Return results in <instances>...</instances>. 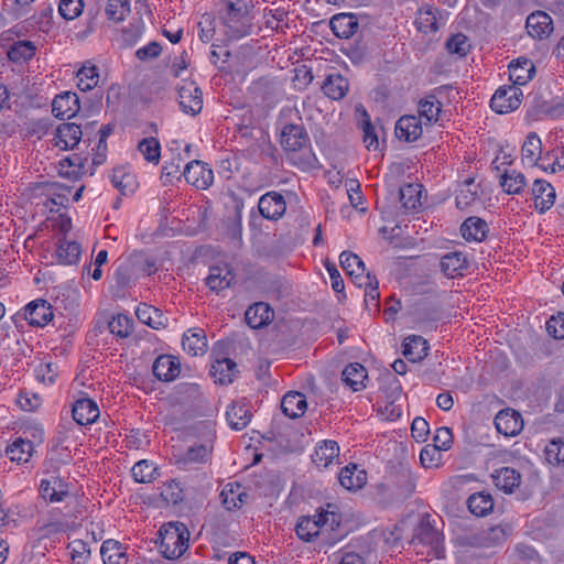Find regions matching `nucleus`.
Masks as SVG:
<instances>
[{"mask_svg": "<svg viewBox=\"0 0 564 564\" xmlns=\"http://www.w3.org/2000/svg\"><path fill=\"white\" fill-rule=\"evenodd\" d=\"M237 372V364L229 358L216 360L212 365L210 369V375L215 379V382H218L220 384L231 383Z\"/></svg>", "mask_w": 564, "mask_h": 564, "instance_id": "obj_41", "label": "nucleus"}, {"mask_svg": "<svg viewBox=\"0 0 564 564\" xmlns=\"http://www.w3.org/2000/svg\"><path fill=\"white\" fill-rule=\"evenodd\" d=\"M183 349L191 356H202L207 349V339L200 328L188 329L182 339Z\"/></svg>", "mask_w": 564, "mask_h": 564, "instance_id": "obj_34", "label": "nucleus"}, {"mask_svg": "<svg viewBox=\"0 0 564 564\" xmlns=\"http://www.w3.org/2000/svg\"><path fill=\"white\" fill-rule=\"evenodd\" d=\"M223 505L227 510H232L242 507L248 499V494L240 484L229 482L220 492Z\"/></svg>", "mask_w": 564, "mask_h": 564, "instance_id": "obj_31", "label": "nucleus"}, {"mask_svg": "<svg viewBox=\"0 0 564 564\" xmlns=\"http://www.w3.org/2000/svg\"><path fill=\"white\" fill-rule=\"evenodd\" d=\"M338 480L345 489L354 491L366 485L367 474L364 469H359L356 464H349L341 468Z\"/></svg>", "mask_w": 564, "mask_h": 564, "instance_id": "obj_25", "label": "nucleus"}, {"mask_svg": "<svg viewBox=\"0 0 564 564\" xmlns=\"http://www.w3.org/2000/svg\"><path fill=\"white\" fill-rule=\"evenodd\" d=\"M24 318L31 326L43 327L53 318V311L45 300H35L24 307Z\"/></svg>", "mask_w": 564, "mask_h": 564, "instance_id": "obj_16", "label": "nucleus"}, {"mask_svg": "<svg viewBox=\"0 0 564 564\" xmlns=\"http://www.w3.org/2000/svg\"><path fill=\"white\" fill-rule=\"evenodd\" d=\"M535 74L533 62L527 57H519L509 64V78L512 86H523L528 84Z\"/></svg>", "mask_w": 564, "mask_h": 564, "instance_id": "obj_21", "label": "nucleus"}, {"mask_svg": "<svg viewBox=\"0 0 564 564\" xmlns=\"http://www.w3.org/2000/svg\"><path fill=\"white\" fill-rule=\"evenodd\" d=\"M361 121H360V128L362 130V140L366 144V148L368 150H378L379 149V139L378 134L376 132L375 127L372 126L370 121V117L366 109L361 106Z\"/></svg>", "mask_w": 564, "mask_h": 564, "instance_id": "obj_54", "label": "nucleus"}, {"mask_svg": "<svg viewBox=\"0 0 564 564\" xmlns=\"http://www.w3.org/2000/svg\"><path fill=\"white\" fill-rule=\"evenodd\" d=\"M82 247L76 241L61 239L57 243L56 256L62 264H74L79 260Z\"/></svg>", "mask_w": 564, "mask_h": 564, "instance_id": "obj_47", "label": "nucleus"}, {"mask_svg": "<svg viewBox=\"0 0 564 564\" xmlns=\"http://www.w3.org/2000/svg\"><path fill=\"white\" fill-rule=\"evenodd\" d=\"M41 497L48 502H61L69 495L68 484L56 475H50L40 482Z\"/></svg>", "mask_w": 564, "mask_h": 564, "instance_id": "obj_12", "label": "nucleus"}, {"mask_svg": "<svg viewBox=\"0 0 564 564\" xmlns=\"http://www.w3.org/2000/svg\"><path fill=\"white\" fill-rule=\"evenodd\" d=\"M522 97L520 87L502 86L491 97L490 107L497 113H508L520 107Z\"/></svg>", "mask_w": 564, "mask_h": 564, "instance_id": "obj_7", "label": "nucleus"}, {"mask_svg": "<svg viewBox=\"0 0 564 564\" xmlns=\"http://www.w3.org/2000/svg\"><path fill=\"white\" fill-rule=\"evenodd\" d=\"M73 564H86L90 557V549L83 540H74L67 546Z\"/></svg>", "mask_w": 564, "mask_h": 564, "instance_id": "obj_63", "label": "nucleus"}, {"mask_svg": "<svg viewBox=\"0 0 564 564\" xmlns=\"http://www.w3.org/2000/svg\"><path fill=\"white\" fill-rule=\"evenodd\" d=\"M507 530L502 525L490 527L473 536V544L479 547H492L506 541Z\"/></svg>", "mask_w": 564, "mask_h": 564, "instance_id": "obj_39", "label": "nucleus"}, {"mask_svg": "<svg viewBox=\"0 0 564 564\" xmlns=\"http://www.w3.org/2000/svg\"><path fill=\"white\" fill-rule=\"evenodd\" d=\"M416 488L415 477L411 470L401 468L387 482L378 486L382 501L400 502L408 499Z\"/></svg>", "mask_w": 564, "mask_h": 564, "instance_id": "obj_3", "label": "nucleus"}, {"mask_svg": "<svg viewBox=\"0 0 564 564\" xmlns=\"http://www.w3.org/2000/svg\"><path fill=\"white\" fill-rule=\"evenodd\" d=\"M111 334L127 338L133 332V321L126 314H117L108 324Z\"/></svg>", "mask_w": 564, "mask_h": 564, "instance_id": "obj_57", "label": "nucleus"}, {"mask_svg": "<svg viewBox=\"0 0 564 564\" xmlns=\"http://www.w3.org/2000/svg\"><path fill=\"white\" fill-rule=\"evenodd\" d=\"M522 160L530 165H536L542 152V142L535 132H530L522 145Z\"/></svg>", "mask_w": 564, "mask_h": 564, "instance_id": "obj_51", "label": "nucleus"}, {"mask_svg": "<svg viewBox=\"0 0 564 564\" xmlns=\"http://www.w3.org/2000/svg\"><path fill=\"white\" fill-rule=\"evenodd\" d=\"M160 549L165 558H178L188 547L189 532L181 522H169L160 529Z\"/></svg>", "mask_w": 564, "mask_h": 564, "instance_id": "obj_2", "label": "nucleus"}, {"mask_svg": "<svg viewBox=\"0 0 564 564\" xmlns=\"http://www.w3.org/2000/svg\"><path fill=\"white\" fill-rule=\"evenodd\" d=\"M339 261L343 270L352 279L355 284L370 279V273L366 272L365 263L356 253L343 251Z\"/></svg>", "mask_w": 564, "mask_h": 564, "instance_id": "obj_19", "label": "nucleus"}, {"mask_svg": "<svg viewBox=\"0 0 564 564\" xmlns=\"http://www.w3.org/2000/svg\"><path fill=\"white\" fill-rule=\"evenodd\" d=\"M36 52V46L31 41L14 42L8 50V58L13 63H23L30 61Z\"/></svg>", "mask_w": 564, "mask_h": 564, "instance_id": "obj_50", "label": "nucleus"}, {"mask_svg": "<svg viewBox=\"0 0 564 564\" xmlns=\"http://www.w3.org/2000/svg\"><path fill=\"white\" fill-rule=\"evenodd\" d=\"M274 318V311L268 303L258 302L250 305L246 313V323L253 329L262 328L271 323Z\"/></svg>", "mask_w": 564, "mask_h": 564, "instance_id": "obj_20", "label": "nucleus"}, {"mask_svg": "<svg viewBox=\"0 0 564 564\" xmlns=\"http://www.w3.org/2000/svg\"><path fill=\"white\" fill-rule=\"evenodd\" d=\"M77 86L82 91L95 88L99 82V73L95 65L86 62L77 72Z\"/></svg>", "mask_w": 564, "mask_h": 564, "instance_id": "obj_52", "label": "nucleus"}, {"mask_svg": "<svg viewBox=\"0 0 564 564\" xmlns=\"http://www.w3.org/2000/svg\"><path fill=\"white\" fill-rule=\"evenodd\" d=\"M33 444L31 441L18 437L7 447V455L12 462L28 463L33 454Z\"/></svg>", "mask_w": 564, "mask_h": 564, "instance_id": "obj_49", "label": "nucleus"}, {"mask_svg": "<svg viewBox=\"0 0 564 564\" xmlns=\"http://www.w3.org/2000/svg\"><path fill=\"white\" fill-rule=\"evenodd\" d=\"M185 181L198 189L208 188L214 181L213 170L199 160L188 162L183 171Z\"/></svg>", "mask_w": 564, "mask_h": 564, "instance_id": "obj_9", "label": "nucleus"}, {"mask_svg": "<svg viewBox=\"0 0 564 564\" xmlns=\"http://www.w3.org/2000/svg\"><path fill=\"white\" fill-rule=\"evenodd\" d=\"M138 151L145 161L159 164L161 158V145L158 139L153 137L144 138L138 143Z\"/></svg>", "mask_w": 564, "mask_h": 564, "instance_id": "obj_56", "label": "nucleus"}, {"mask_svg": "<svg viewBox=\"0 0 564 564\" xmlns=\"http://www.w3.org/2000/svg\"><path fill=\"white\" fill-rule=\"evenodd\" d=\"M341 516L335 505L328 503L326 509L313 516H303L297 520L295 532L302 541L312 542L321 536L325 542L336 538L330 534L340 525Z\"/></svg>", "mask_w": 564, "mask_h": 564, "instance_id": "obj_1", "label": "nucleus"}, {"mask_svg": "<svg viewBox=\"0 0 564 564\" xmlns=\"http://www.w3.org/2000/svg\"><path fill=\"white\" fill-rule=\"evenodd\" d=\"M235 280L234 273L227 267H212L206 278V285L219 293L228 289Z\"/></svg>", "mask_w": 564, "mask_h": 564, "instance_id": "obj_36", "label": "nucleus"}, {"mask_svg": "<svg viewBox=\"0 0 564 564\" xmlns=\"http://www.w3.org/2000/svg\"><path fill=\"white\" fill-rule=\"evenodd\" d=\"M73 419L79 425L94 423L99 416L97 404L90 399H79L73 405Z\"/></svg>", "mask_w": 564, "mask_h": 564, "instance_id": "obj_24", "label": "nucleus"}, {"mask_svg": "<svg viewBox=\"0 0 564 564\" xmlns=\"http://www.w3.org/2000/svg\"><path fill=\"white\" fill-rule=\"evenodd\" d=\"M525 29L534 40H546L554 30L553 19L544 11H534L527 17Z\"/></svg>", "mask_w": 564, "mask_h": 564, "instance_id": "obj_10", "label": "nucleus"}, {"mask_svg": "<svg viewBox=\"0 0 564 564\" xmlns=\"http://www.w3.org/2000/svg\"><path fill=\"white\" fill-rule=\"evenodd\" d=\"M258 209L263 218L278 220L284 215L286 203L282 194L271 191L260 197Z\"/></svg>", "mask_w": 564, "mask_h": 564, "instance_id": "obj_11", "label": "nucleus"}, {"mask_svg": "<svg viewBox=\"0 0 564 564\" xmlns=\"http://www.w3.org/2000/svg\"><path fill=\"white\" fill-rule=\"evenodd\" d=\"M105 564H128L126 547L116 540H106L100 547Z\"/></svg>", "mask_w": 564, "mask_h": 564, "instance_id": "obj_42", "label": "nucleus"}, {"mask_svg": "<svg viewBox=\"0 0 564 564\" xmlns=\"http://www.w3.org/2000/svg\"><path fill=\"white\" fill-rule=\"evenodd\" d=\"M308 134L302 124H285L281 131V145L285 151L296 152L307 145Z\"/></svg>", "mask_w": 564, "mask_h": 564, "instance_id": "obj_13", "label": "nucleus"}, {"mask_svg": "<svg viewBox=\"0 0 564 564\" xmlns=\"http://www.w3.org/2000/svg\"><path fill=\"white\" fill-rule=\"evenodd\" d=\"M399 199L406 212L416 210L422 206V185L406 184L399 191Z\"/></svg>", "mask_w": 564, "mask_h": 564, "instance_id": "obj_45", "label": "nucleus"}, {"mask_svg": "<svg viewBox=\"0 0 564 564\" xmlns=\"http://www.w3.org/2000/svg\"><path fill=\"white\" fill-rule=\"evenodd\" d=\"M497 431L505 436H516L523 429V420L519 412L505 409L498 412L495 417Z\"/></svg>", "mask_w": 564, "mask_h": 564, "instance_id": "obj_14", "label": "nucleus"}, {"mask_svg": "<svg viewBox=\"0 0 564 564\" xmlns=\"http://www.w3.org/2000/svg\"><path fill=\"white\" fill-rule=\"evenodd\" d=\"M66 523L63 519V514L57 509L48 511L47 517H42L36 521V530L43 536L61 533L65 531Z\"/></svg>", "mask_w": 564, "mask_h": 564, "instance_id": "obj_30", "label": "nucleus"}, {"mask_svg": "<svg viewBox=\"0 0 564 564\" xmlns=\"http://www.w3.org/2000/svg\"><path fill=\"white\" fill-rule=\"evenodd\" d=\"M416 24L417 29L424 33L436 32L441 25L445 24V19L440 14L438 9L425 6L419 11Z\"/></svg>", "mask_w": 564, "mask_h": 564, "instance_id": "obj_28", "label": "nucleus"}, {"mask_svg": "<svg viewBox=\"0 0 564 564\" xmlns=\"http://www.w3.org/2000/svg\"><path fill=\"white\" fill-rule=\"evenodd\" d=\"M341 377L345 384L352 391H360L365 388L364 382L367 379V370L359 362L349 364L343 370Z\"/></svg>", "mask_w": 564, "mask_h": 564, "instance_id": "obj_44", "label": "nucleus"}, {"mask_svg": "<svg viewBox=\"0 0 564 564\" xmlns=\"http://www.w3.org/2000/svg\"><path fill=\"white\" fill-rule=\"evenodd\" d=\"M338 456V444L335 441L325 440L316 446L314 454L312 455V460L316 466L326 468Z\"/></svg>", "mask_w": 564, "mask_h": 564, "instance_id": "obj_37", "label": "nucleus"}, {"mask_svg": "<svg viewBox=\"0 0 564 564\" xmlns=\"http://www.w3.org/2000/svg\"><path fill=\"white\" fill-rule=\"evenodd\" d=\"M130 12V2L129 0H108L106 6V14L109 20L115 22H120L124 20V18Z\"/></svg>", "mask_w": 564, "mask_h": 564, "instance_id": "obj_60", "label": "nucleus"}, {"mask_svg": "<svg viewBox=\"0 0 564 564\" xmlns=\"http://www.w3.org/2000/svg\"><path fill=\"white\" fill-rule=\"evenodd\" d=\"M161 497L169 503L176 505L184 499V490L181 482L172 479L166 481L161 490Z\"/></svg>", "mask_w": 564, "mask_h": 564, "instance_id": "obj_62", "label": "nucleus"}, {"mask_svg": "<svg viewBox=\"0 0 564 564\" xmlns=\"http://www.w3.org/2000/svg\"><path fill=\"white\" fill-rule=\"evenodd\" d=\"M500 186L509 195L520 194L527 186L525 176L516 170H506L500 176Z\"/></svg>", "mask_w": 564, "mask_h": 564, "instance_id": "obj_46", "label": "nucleus"}, {"mask_svg": "<svg viewBox=\"0 0 564 564\" xmlns=\"http://www.w3.org/2000/svg\"><path fill=\"white\" fill-rule=\"evenodd\" d=\"M442 111V104L434 95H427L419 101L420 119H425L427 124L436 122Z\"/></svg>", "mask_w": 564, "mask_h": 564, "instance_id": "obj_48", "label": "nucleus"}, {"mask_svg": "<svg viewBox=\"0 0 564 564\" xmlns=\"http://www.w3.org/2000/svg\"><path fill=\"white\" fill-rule=\"evenodd\" d=\"M152 372L159 380L170 382L178 377L181 364L178 359L172 355H161L154 360Z\"/></svg>", "mask_w": 564, "mask_h": 564, "instance_id": "obj_17", "label": "nucleus"}, {"mask_svg": "<svg viewBox=\"0 0 564 564\" xmlns=\"http://www.w3.org/2000/svg\"><path fill=\"white\" fill-rule=\"evenodd\" d=\"M249 406L243 402H234L226 411V420L232 430H243L251 420Z\"/></svg>", "mask_w": 564, "mask_h": 564, "instance_id": "obj_33", "label": "nucleus"}, {"mask_svg": "<svg viewBox=\"0 0 564 564\" xmlns=\"http://www.w3.org/2000/svg\"><path fill=\"white\" fill-rule=\"evenodd\" d=\"M84 9L83 0H61L58 12L65 20H74L82 14Z\"/></svg>", "mask_w": 564, "mask_h": 564, "instance_id": "obj_64", "label": "nucleus"}, {"mask_svg": "<svg viewBox=\"0 0 564 564\" xmlns=\"http://www.w3.org/2000/svg\"><path fill=\"white\" fill-rule=\"evenodd\" d=\"M534 207L540 214L547 212L555 202L556 193L554 187L544 180H535L532 186Z\"/></svg>", "mask_w": 564, "mask_h": 564, "instance_id": "obj_18", "label": "nucleus"}, {"mask_svg": "<svg viewBox=\"0 0 564 564\" xmlns=\"http://www.w3.org/2000/svg\"><path fill=\"white\" fill-rule=\"evenodd\" d=\"M470 267V260L462 251H451L442 256L440 268L443 274L448 279L465 276Z\"/></svg>", "mask_w": 564, "mask_h": 564, "instance_id": "obj_8", "label": "nucleus"}, {"mask_svg": "<svg viewBox=\"0 0 564 564\" xmlns=\"http://www.w3.org/2000/svg\"><path fill=\"white\" fill-rule=\"evenodd\" d=\"M135 315L141 323L153 329L164 327L167 322V318L159 308L148 304H140L135 310Z\"/></svg>", "mask_w": 564, "mask_h": 564, "instance_id": "obj_43", "label": "nucleus"}, {"mask_svg": "<svg viewBox=\"0 0 564 564\" xmlns=\"http://www.w3.org/2000/svg\"><path fill=\"white\" fill-rule=\"evenodd\" d=\"M113 279L119 289L131 288L138 279L137 261L132 258L122 260L113 272Z\"/></svg>", "mask_w": 564, "mask_h": 564, "instance_id": "obj_26", "label": "nucleus"}, {"mask_svg": "<svg viewBox=\"0 0 564 564\" xmlns=\"http://www.w3.org/2000/svg\"><path fill=\"white\" fill-rule=\"evenodd\" d=\"M358 21L354 14H337L330 20V29L340 39H349L358 30Z\"/></svg>", "mask_w": 564, "mask_h": 564, "instance_id": "obj_38", "label": "nucleus"}, {"mask_svg": "<svg viewBox=\"0 0 564 564\" xmlns=\"http://www.w3.org/2000/svg\"><path fill=\"white\" fill-rule=\"evenodd\" d=\"M79 109V98L76 93H62L52 102V112L59 119H70L76 116Z\"/></svg>", "mask_w": 564, "mask_h": 564, "instance_id": "obj_15", "label": "nucleus"}, {"mask_svg": "<svg viewBox=\"0 0 564 564\" xmlns=\"http://www.w3.org/2000/svg\"><path fill=\"white\" fill-rule=\"evenodd\" d=\"M212 446L209 445H195L189 447L180 459V463L187 465L192 463H205L212 454Z\"/></svg>", "mask_w": 564, "mask_h": 564, "instance_id": "obj_58", "label": "nucleus"}, {"mask_svg": "<svg viewBox=\"0 0 564 564\" xmlns=\"http://www.w3.org/2000/svg\"><path fill=\"white\" fill-rule=\"evenodd\" d=\"M223 21L228 40H238L250 34L251 22L247 1L229 0L226 3V13Z\"/></svg>", "mask_w": 564, "mask_h": 564, "instance_id": "obj_4", "label": "nucleus"}, {"mask_svg": "<svg viewBox=\"0 0 564 564\" xmlns=\"http://www.w3.org/2000/svg\"><path fill=\"white\" fill-rule=\"evenodd\" d=\"M281 409L290 419L301 417L307 409L306 397L301 392L290 391L282 398Z\"/></svg>", "mask_w": 564, "mask_h": 564, "instance_id": "obj_27", "label": "nucleus"}, {"mask_svg": "<svg viewBox=\"0 0 564 564\" xmlns=\"http://www.w3.org/2000/svg\"><path fill=\"white\" fill-rule=\"evenodd\" d=\"M322 89L328 98L340 100L346 96L349 84L343 75L333 73L325 78Z\"/></svg>", "mask_w": 564, "mask_h": 564, "instance_id": "obj_40", "label": "nucleus"}, {"mask_svg": "<svg viewBox=\"0 0 564 564\" xmlns=\"http://www.w3.org/2000/svg\"><path fill=\"white\" fill-rule=\"evenodd\" d=\"M489 231L488 224L476 216L468 217L460 226V232L467 241H482Z\"/></svg>", "mask_w": 564, "mask_h": 564, "instance_id": "obj_35", "label": "nucleus"}, {"mask_svg": "<svg viewBox=\"0 0 564 564\" xmlns=\"http://www.w3.org/2000/svg\"><path fill=\"white\" fill-rule=\"evenodd\" d=\"M545 460L556 467H564V438L551 440L544 448Z\"/></svg>", "mask_w": 564, "mask_h": 564, "instance_id": "obj_53", "label": "nucleus"}, {"mask_svg": "<svg viewBox=\"0 0 564 564\" xmlns=\"http://www.w3.org/2000/svg\"><path fill=\"white\" fill-rule=\"evenodd\" d=\"M427 341L419 335H411L404 339L403 355L411 362L423 360L429 352Z\"/></svg>", "mask_w": 564, "mask_h": 564, "instance_id": "obj_32", "label": "nucleus"}, {"mask_svg": "<svg viewBox=\"0 0 564 564\" xmlns=\"http://www.w3.org/2000/svg\"><path fill=\"white\" fill-rule=\"evenodd\" d=\"M356 285H358L359 288H365V303L366 305L370 307V305L372 306V308L377 310L378 306H379V296H380V293H379V290H378V280L376 276H372L370 275V279L369 280H365L364 282H359L357 283Z\"/></svg>", "mask_w": 564, "mask_h": 564, "instance_id": "obj_61", "label": "nucleus"}, {"mask_svg": "<svg viewBox=\"0 0 564 564\" xmlns=\"http://www.w3.org/2000/svg\"><path fill=\"white\" fill-rule=\"evenodd\" d=\"M467 506L473 514L484 517L492 510L494 501L489 495L476 492L468 498Z\"/></svg>", "mask_w": 564, "mask_h": 564, "instance_id": "obj_55", "label": "nucleus"}, {"mask_svg": "<svg viewBox=\"0 0 564 564\" xmlns=\"http://www.w3.org/2000/svg\"><path fill=\"white\" fill-rule=\"evenodd\" d=\"M83 132L76 123H62L55 132V145L61 150H70L77 145L82 139Z\"/></svg>", "mask_w": 564, "mask_h": 564, "instance_id": "obj_22", "label": "nucleus"}, {"mask_svg": "<svg viewBox=\"0 0 564 564\" xmlns=\"http://www.w3.org/2000/svg\"><path fill=\"white\" fill-rule=\"evenodd\" d=\"M251 99L262 112L273 109L284 97L282 84L270 77H261L254 80L250 88Z\"/></svg>", "mask_w": 564, "mask_h": 564, "instance_id": "obj_5", "label": "nucleus"}, {"mask_svg": "<svg viewBox=\"0 0 564 564\" xmlns=\"http://www.w3.org/2000/svg\"><path fill=\"white\" fill-rule=\"evenodd\" d=\"M156 468L148 460H140L131 469L133 479L140 484H149L155 479Z\"/></svg>", "mask_w": 564, "mask_h": 564, "instance_id": "obj_59", "label": "nucleus"}, {"mask_svg": "<svg viewBox=\"0 0 564 564\" xmlns=\"http://www.w3.org/2000/svg\"><path fill=\"white\" fill-rule=\"evenodd\" d=\"M495 486L506 494H511L521 484V475L510 467H502L491 475Z\"/></svg>", "mask_w": 564, "mask_h": 564, "instance_id": "obj_29", "label": "nucleus"}, {"mask_svg": "<svg viewBox=\"0 0 564 564\" xmlns=\"http://www.w3.org/2000/svg\"><path fill=\"white\" fill-rule=\"evenodd\" d=\"M178 104L181 110L191 116H196L203 108V93L193 80H183L177 87Z\"/></svg>", "mask_w": 564, "mask_h": 564, "instance_id": "obj_6", "label": "nucleus"}, {"mask_svg": "<svg viewBox=\"0 0 564 564\" xmlns=\"http://www.w3.org/2000/svg\"><path fill=\"white\" fill-rule=\"evenodd\" d=\"M422 134L421 119L416 116H402L395 124V135L400 140L413 142Z\"/></svg>", "mask_w": 564, "mask_h": 564, "instance_id": "obj_23", "label": "nucleus"}]
</instances>
